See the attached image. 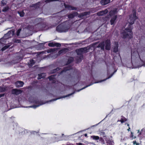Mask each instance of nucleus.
Wrapping results in <instances>:
<instances>
[{
    "label": "nucleus",
    "mask_w": 145,
    "mask_h": 145,
    "mask_svg": "<svg viewBox=\"0 0 145 145\" xmlns=\"http://www.w3.org/2000/svg\"><path fill=\"white\" fill-rule=\"evenodd\" d=\"M139 130H138V133H139Z\"/></svg>",
    "instance_id": "nucleus-55"
},
{
    "label": "nucleus",
    "mask_w": 145,
    "mask_h": 145,
    "mask_svg": "<svg viewBox=\"0 0 145 145\" xmlns=\"http://www.w3.org/2000/svg\"><path fill=\"white\" fill-rule=\"evenodd\" d=\"M36 133V132L35 131H33L32 132V133Z\"/></svg>",
    "instance_id": "nucleus-50"
},
{
    "label": "nucleus",
    "mask_w": 145,
    "mask_h": 145,
    "mask_svg": "<svg viewBox=\"0 0 145 145\" xmlns=\"http://www.w3.org/2000/svg\"><path fill=\"white\" fill-rule=\"evenodd\" d=\"M55 43L52 42L49 43L48 45L50 47H54L55 46Z\"/></svg>",
    "instance_id": "nucleus-25"
},
{
    "label": "nucleus",
    "mask_w": 145,
    "mask_h": 145,
    "mask_svg": "<svg viewBox=\"0 0 145 145\" xmlns=\"http://www.w3.org/2000/svg\"><path fill=\"white\" fill-rule=\"evenodd\" d=\"M20 16L21 17H23L24 16V12H20L19 13Z\"/></svg>",
    "instance_id": "nucleus-35"
},
{
    "label": "nucleus",
    "mask_w": 145,
    "mask_h": 145,
    "mask_svg": "<svg viewBox=\"0 0 145 145\" xmlns=\"http://www.w3.org/2000/svg\"><path fill=\"white\" fill-rule=\"evenodd\" d=\"M45 76V74L44 73H42L40 74H39L37 78L38 79H40L42 78H44Z\"/></svg>",
    "instance_id": "nucleus-16"
},
{
    "label": "nucleus",
    "mask_w": 145,
    "mask_h": 145,
    "mask_svg": "<svg viewBox=\"0 0 145 145\" xmlns=\"http://www.w3.org/2000/svg\"><path fill=\"white\" fill-rule=\"evenodd\" d=\"M54 46H55L60 47L61 46V44L59 43H55Z\"/></svg>",
    "instance_id": "nucleus-28"
},
{
    "label": "nucleus",
    "mask_w": 145,
    "mask_h": 145,
    "mask_svg": "<svg viewBox=\"0 0 145 145\" xmlns=\"http://www.w3.org/2000/svg\"><path fill=\"white\" fill-rule=\"evenodd\" d=\"M141 132H140V133H139V135H141Z\"/></svg>",
    "instance_id": "nucleus-51"
},
{
    "label": "nucleus",
    "mask_w": 145,
    "mask_h": 145,
    "mask_svg": "<svg viewBox=\"0 0 145 145\" xmlns=\"http://www.w3.org/2000/svg\"><path fill=\"white\" fill-rule=\"evenodd\" d=\"M21 29H19L17 31V35L18 36L20 35V32L21 31Z\"/></svg>",
    "instance_id": "nucleus-32"
},
{
    "label": "nucleus",
    "mask_w": 145,
    "mask_h": 145,
    "mask_svg": "<svg viewBox=\"0 0 145 145\" xmlns=\"http://www.w3.org/2000/svg\"><path fill=\"white\" fill-rule=\"evenodd\" d=\"M86 50V48H84L79 49L76 50V52L77 54L80 55V56L79 57H76V59L77 62H80L81 61V60L83 58L82 54L84 52H86L85 50Z\"/></svg>",
    "instance_id": "nucleus-3"
},
{
    "label": "nucleus",
    "mask_w": 145,
    "mask_h": 145,
    "mask_svg": "<svg viewBox=\"0 0 145 145\" xmlns=\"http://www.w3.org/2000/svg\"><path fill=\"white\" fill-rule=\"evenodd\" d=\"M78 13L77 12H74L70 14L68 16L69 18H72L75 16L77 15Z\"/></svg>",
    "instance_id": "nucleus-13"
},
{
    "label": "nucleus",
    "mask_w": 145,
    "mask_h": 145,
    "mask_svg": "<svg viewBox=\"0 0 145 145\" xmlns=\"http://www.w3.org/2000/svg\"><path fill=\"white\" fill-rule=\"evenodd\" d=\"M137 18L136 16V12L135 11L133 10V14L130 15L129 18L128 20L129 23L128 26L121 33L123 38H127L129 39L133 37V33L132 31L133 27L131 25L134 23L135 20Z\"/></svg>",
    "instance_id": "nucleus-1"
},
{
    "label": "nucleus",
    "mask_w": 145,
    "mask_h": 145,
    "mask_svg": "<svg viewBox=\"0 0 145 145\" xmlns=\"http://www.w3.org/2000/svg\"><path fill=\"white\" fill-rule=\"evenodd\" d=\"M64 71H65V70H63V72H64Z\"/></svg>",
    "instance_id": "nucleus-56"
},
{
    "label": "nucleus",
    "mask_w": 145,
    "mask_h": 145,
    "mask_svg": "<svg viewBox=\"0 0 145 145\" xmlns=\"http://www.w3.org/2000/svg\"><path fill=\"white\" fill-rule=\"evenodd\" d=\"M54 78V75H52L48 77V78L50 80H52Z\"/></svg>",
    "instance_id": "nucleus-31"
},
{
    "label": "nucleus",
    "mask_w": 145,
    "mask_h": 145,
    "mask_svg": "<svg viewBox=\"0 0 145 145\" xmlns=\"http://www.w3.org/2000/svg\"><path fill=\"white\" fill-rule=\"evenodd\" d=\"M57 1H58V0H46L45 1V2L46 3H48L51 2Z\"/></svg>",
    "instance_id": "nucleus-29"
},
{
    "label": "nucleus",
    "mask_w": 145,
    "mask_h": 145,
    "mask_svg": "<svg viewBox=\"0 0 145 145\" xmlns=\"http://www.w3.org/2000/svg\"><path fill=\"white\" fill-rule=\"evenodd\" d=\"M127 126H128V127H129V124H127Z\"/></svg>",
    "instance_id": "nucleus-54"
},
{
    "label": "nucleus",
    "mask_w": 145,
    "mask_h": 145,
    "mask_svg": "<svg viewBox=\"0 0 145 145\" xmlns=\"http://www.w3.org/2000/svg\"><path fill=\"white\" fill-rule=\"evenodd\" d=\"M67 49L66 48H64L61 50H60L59 52V53H61L63 52H65V50Z\"/></svg>",
    "instance_id": "nucleus-30"
},
{
    "label": "nucleus",
    "mask_w": 145,
    "mask_h": 145,
    "mask_svg": "<svg viewBox=\"0 0 145 145\" xmlns=\"http://www.w3.org/2000/svg\"><path fill=\"white\" fill-rule=\"evenodd\" d=\"M22 93L21 90L17 89H13L12 91V93L13 94H15L16 95H18Z\"/></svg>",
    "instance_id": "nucleus-9"
},
{
    "label": "nucleus",
    "mask_w": 145,
    "mask_h": 145,
    "mask_svg": "<svg viewBox=\"0 0 145 145\" xmlns=\"http://www.w3.org/2000/svg\"><path fill=\"white\" fill-rule=\"evenodd\" d=\"M117 8H115L113 10L110 11L109 12L110 15L111 16L116 14L117 12Z\"/></svg>",
    "instance_id": "nucleus-14"
},
{
    "label": "nucleus",
    "mask_w": 145,
    "mask_h": 145,
    "mask_svg": "<svg viewBox=\"0 0 145 145\" xmlns=\"http://www.w3.org/2000/svg\"><path fill=\"white\" fill-rule=\"evenodd\" d=\"M105 46V49L107 50H109L110 48V40H107L105 42H103L99 44L98 47L100 48L102 50H104V46Z\"/></svg>",
    "instance_id": "nucleus-2"
},
{
    "label": "nucleus",
    "mask_w": 145,
    "mask_h": 145,
    "mask_svg": "<svg viewBox=\"0 0 145 145\" xmlns=\"http://www.w3.org/2000/svg\"><path fill=\"white\" fill-rule=\"evenodd\" d=\"M67 8L70 10H76L77 8L76 7L71 6H68Z\"/></svg>",
    "instance_id": "nucleus-19"
},
{
    "label": "nucleus",
    "mask_w": 145,
    "mask_h": 145,
    "mask_svg": "<svg viewBox=\"0 0 145 145\" xmlns=\"http://www.w3.org/2000/svg\"><path fill=\"white\" fill-rule=\"evenodd\" d=\"M24 84L23 82L21 81H18L15 83L16 86L17 87H22Z\"/></svg>",
    "instance_id": "nucleus-11"
},
{
    "label": "nucleus",
    "mask_w": 145,
    "mask_h": 145,
    "mask_svg": "<svg viewBox=\"0 0 145 145\" xmlns=\"http://www.w3.org/2000/svg\"><path fill=\"white\" fill-rule=\"evenodd\" d=\"M54 50L52 49H50L48 51V52H53L54 51Z\"/></svg>",
    "instance_id": "nucleus-41"
},
{
    "label": "nucleus",
    "mask_w": 145,
    "mask_h": 145,
    "mask_svg": "<svg viewBox=\"0 0 145 145\" xmlns=\"http://www.w3.org/2000/svg\"><path fill=\"white\" fill-rule=\"evenodd\" d=\"M38 4V3H37V4H35L34 5H33V7H34V5H36L37 4Z\"/></svg>",
    "instance_id": "nucleus-49"
},
{
    "label": "nucleus",
    "mask_w": 145,
    "mask_h": 145,
    "mask_svg": "<svg viewBox=\"0 0 145 145\" xmlns=\"http://www.w3.org/2000/svg\"><path fill=\"white\" fill-rule=\"evenodd\" d=\"M56 30L59 32H66L68 30V29L62 25H60L56 27Z\"/></svg>",
    "instance_id": "nucleus-5"
},
{
    "label": "nucleus",
    "mask_w": 145,
    "mask_h": 145,
    "mask_svg": "<svg viewBox=\"0 0 145 145\" xmlns=\"http://www.w3.org/2000/svg\"><path fill=\"white\" fill-rule=\"evenodd\" d=\"M130 128L129 127V128L127 129V130L128 131H130Z\"/></svg>",
    "instance_id": "nucleus-46"
},
{
    "label": "nucleus",
    "mask_w": 145,
    "mask_h": 145,
    "mask_svg": "<svg viewBox=\"0 0 145 145\" xmlns=\"http://www.w3.org/2000/svg\"><path fill=\"white\" fill-rule=\"evenodd\" d=\"M5 89L3 88H0V92H2L5 91Z\"/></svg>",
    "instance_id": "nucleus-33"
},
{
    "label": "nucleus",
    "mask_w": 145,
    "mask_h": 145,
    "mask_svg": "<svg viewBox=\"0 0 145 145\" xmlns=\"http://www.w3.org/2000/svg\"><path fill=\"white\" fill-rule=\"evenodd\" d=\"M127 120V119H126L124 117L122 116V118H121V120H118V121H120L121 123H122L126 121Z\"/></svg>",
    "instance_id": "nucleus-18"
},
{
    "label": "nucleus",
    "mask_w": 145,
    "mask_h": 145,
    "mask_svg": "<svg viewBox=\"0 0 145 145\" xmlns=\"http://www.w3.org/2000/svg\"><path fill=\"white\" fill-rule=\"evenodd\" d=\"M108 11L107 9H105L104 10H102L98 12L97 13V14L98 16H102L105 14H107Z\"/></svg>",
    "instance_id": "nucleus-8"
},
{
    "label": "nucleus",
    "mask_w": 145,
    "mask_h": 145,
    "mask_svg": "<svg viewBox=\"0 0 145 145\" xmlns=\"http://www.w3.org/2000/svg\"><path fill=\"white\" fill-rule=\"evenodd\" d=\"M84 136H85L86 137H87V134H84Z\"/></svg>",
    "instance_id": "nucleus-47"
},
{
    "label": "nucleus",
    "mask_w": 145,
    "mask_h": 145,
    "mask_svg": "<svg viewBox=\"0 0 145 145\" xmlns=\"http://www.w3.org/2000/svg\"><path fill=\"white\" fill-rule=\"evenodd\" d=\"M117 17V16L115 15L111 18L110 20V24L111 25H114L116 23V20Z\"/></svg>",
    "instance_id": "nucleus-10"
},
{
    "label": "nucleus",
    "mask_w": 145,
    "mask_h": 145,
    "mask_svg": "<svg viewBox=\"0 0 145 145\" xmlns=\"http://www.w3.org/2000/svg\"><path fill=\"white\" fill-rule=\"evenodd\" d=\"M11 45V43H10L7 45H5L2 48L1 50L2 51H4L6 49L9 47Z\"/></svg>",
    "instance_id": "nucleus-17"
},
{
    "label": "nucleus",
    "mask_w": 145,
    "mask_h": 145,
    "mask_svg": "<svg viewBox=\"0 0 145 145\" xmlns=\"http://www.w3.org/2000/svg\"><path fill=\"white\" fill-rule=\"evenodd\" d=\"M74 59L72 57H70L69 58L68 62L67 64H69L73 61Z\"/></svg>",
    "instance_id": "nucleus-23"
},
{
    "label": "nucleus",
    "mask_w": 145,
    "mask_h": 145,
    "mask_svg": "<svg viewBox=\"0 0 145 145\" xmlns=\"http://www.w3.org/2000/svg\"><path fill=\"white\" fill-rule=\"evenodd\" d=\"M118 44L117 42H116L115 43V45L114 46L113 51L114 52L116 53L118 52Z\"/></svg>",
    "instance_id": "nucleus-12"
},
{
    "label": "nucleus",
    "mask_w": 145,
    "mask_h": 145,
    "mask_svg": "<svg viewBox=\"0 0 145 145\" xmlns=\"http://www.w3.org/2000/svg\"><path fill=\"white\" fill-rule=\"evenodd\" d=\"M91 138L95 140H98L99 138V137L98 136H91Z\"/></svg>",
    "instance_id": "nucleus-20"
},
{
    "label": "nucleus",
    "mask_w": 145,
    "mask_h": 145,
    "mask_svg": "<svg viewBox=\"0 0 145 145\" xmlns=\"http://www.w3.org/2000/svg\"><path fill=\"white\" fill-rule=\"evenodd\" d=\"M61 16H57L56 17V19H58L59 20H61Z\"/></svg>",
    "instance_id": "nucleus-38"
},
{
    "label": "nucleus",
    "mask_w": 145,
    "mask_h": 145,
    "mask_svg": "<svg viewBox=\"0 0 145 145\" xmlns=\"http://www.w3.org/2000/svg\"><path fill=\"white\" fill-rule=\"evenodd\" d=\"M142 131V129L141 130V131Z\"/></svg>",
    "instance_id": "nucleus-58"
},
{
    "label": "nucleus",
    "mask_w": 145,
    "mask_h": 145,
    "mask_svg": "<svg viewBox=\"0 0 145 145\" xmlns=\"http://www.w3.org/2000/svg\"><path fill=\"white\" fill-rule=\"evenodd\" d=\"M9 9L8 7L6 6L5 7H3L2 11L3 12H5L7 11Z\"/></svg>",
    "instance_id": "nucleus-21"
},
{
    "label": "nucleus",
    "mask_w": 145,
    "mask_h": 145,
    "mask_svg": "<svg viewBox=\"0 0 145 145\" xmlns=\"http://www.w3.org/2000/svg\"><path fill=\"white\" fill-rule=\"evenodd\" d=\"M86 13H87V12H85L84 13V14H83V15H86L87 14H86Z\"/></svg>",
    "instance_id": "nucleus-45"
},
{
    "label": "nucleus",
    "mask_w": 145,
    "mask_h": 145,
    "mask_svg": "<svg viewBox=\"0 0 145 145\" xmlns=\"http://www.w3.org/2000/svg\"><path fill=\"white\" fill-rule=\"evenodd\" d=\"M34 62L33 60H31L30 61V63L29 64V66H32L34 64Z\"/></svg>",
    "instance_id": "nucleus-26"
},
{
    "label": "nucleus",
    "mask_w": 145,
    "mask_h": 145,
    "mask_svg": "<svg viewBox=\"0 0 145 145\" xmlns=\"http://www.w3.org/2000/svg\"><path fill=\"white\" fill-rule=\"evenodd\" d=\"M100 134L103 138L106 137V136L105 133L104 132H101L100 133Z\"/></svg>",
    "instance_id": "nucleus-24"
},
{
    "label": "nucleus",
    "mask_w": 145,
    "mask_h": 145,
    "mask_svg": "<svg viewBox=\"0 0 145 145\" xmlns=\"http://www.w3.org/2000/svg\"><path fill=\"white\" fill-rule=\"evenodd\" d=\"M1 5L3 6L7 4V2L6 1L2 0L1 1Z\"/></svg>",
    "instance_id": "nucleus-27"
},
{
    "label": "nucleus",
    "mask_w": 145,
    "mask_h": 145,
    "mask_svg": "<svg viewBox=\"0 0 145 145\" xmlns=\"http://www.w3.org/2000/svg\"><path fill=\"white\" fill-rule=\"evenodd\" d=\"M76 145H84V144L82 143H76Z\"/></svg>",
    "instance_id": "nucleus-40"
},
{
    "label": "nucleus",
    "mask_w": 145,
    "mask_h": 145,
    "mask_svg": "<svg viewBox=\"0 0 145 145\" xmlns=\"http://www.w3.org/2000/svg\"><path fill=\"white\" fill-rule=\"evenodd\" d=\"M136 145H139V144L137 143V144H136Z\"/></svg>",
    "instance_id": "nucleus-53"
},
{
    "label": "nucleus",
    "mask_w": 145,
    "mask_h": 145,
    "mask_svg": "<svg viewBox=\"0 0 145 145\" xmlns=\"http://www.w3.org/2000/svg\"><path fill=\"white\" fill-rule=\"evenodd\" d=\"M139 54L137 51H134L133 52V51L132 50L131 54V59H135L139 56Z\"/></svg>",
    "instance_id": "nucleus-6"
},
{
    "label": "nucleus",
    "mask_w": 145,
    "mask_h": 145,
    "mask_svg": "<svg viewBox=\"0 0 145 145\" xmlns=\"http://www.w3.org/2000/svg\"><path fill=\"white\" fill-rule=\"evenodd\" d=\"M69 69H65V71H67V70H69Z\"/></svg>",
    "instance_id": "nucleus-52"
},
{
    "label": "nucleus",
    "mask_w": 145,
    "mask_h": 145,
    "mask_svg": "<svg viewBox=\"0 0 145 145\" xmlns=\"http://www.w3.org/2000/svg\"><path fill=\"white\" fill-rule=\"evenodd\" d=\"M35 102L36 104L35 105H34L33 106H29L28 107H26V108H37V107L42 105V103H40L39 104V101H35V102Z\"/></svg>",
    "instance_id": "nucleus-7"
},
{
    "label": "nucleus",
    "mask_w": 145,
    "mask_h": 145,
    "mask_svg": "<svg viewBox=\"0 0 145 145\" xmlns=\"http://www.w3.org/2000/svg\"><path fill=\"white\" fill-rule=\"evenodd\" d=\"M133 144L134 145L136 144H137L136 142V141H134L133 142Z\"/></svg>",
    "instance_id": "nucleus-42"
},
{
    "label": "nucleus",
    "mask_w": 145,
    "mask_h": 145,
    "mask_svg": "<svg viewBox=\"0 0 145 145\" xmlns=\"http://www.w3.org/2000/svg\"><path fill=\"white\" fill-rule=\"evenodd\" d=\"M4 94H0V97H2L4 96Z\"/></svg>",
    "instance_id": "nucleus-43"
},
{
    "label": "nucleus",
    "mask_w": 145,
    "mask_h": 145,
    "mask_svg": "<svg viewBox=\"0 0 145 145\" xmlns=\"http://www.w3.org/2000/svg\"><path fill=\"white\" fill-rule=\"evenodd\" d=\"M107 73H108V71Z\"/></svg>",
    "instance_id": "nucleus-57"
},
{
    "label": "nucleus",
    "mask_w": 145,
    "mask_h": 145,
    "mask_svg": "<svg viewBox=\"0 0 145 145\" xmlns=\"http://www.w3.org/2000/svg\"><path fill=\"white\" fill-rule=\"evenodd\" d=\"M104 139L105 140V141H106L107 143H109V141H110V140L108 138L106 137H106H104Z\"/></svg>",
    "instance_id": "nucleus-34"
},
{
    "label": "nucleus",
    "mask_w": 145,
    "mask_h": 145,
    "mask_svg": "<svg viewBox=\"0 0 145 145\" xmlns=\"http://www.w3.org/2000/svg\"><path fill=\"white\" fill-rule=\"evenodd\" d=\"M14 33V31L11 30L9 31L3 37V38L0 40L1 41H2L3 39H6L10 38L11 37V36H12L13 35Z\"/></svg>",
    "instance_id": "nucleus-4"
},
{
    "label": "nucleus",
    "mask_w": 145,
    "mask_h": 145,
    "mask_svg": "<svg viewBox=\"0 0 145 145\" xmlns=\"http://www.w3.org/2000/svg\"><path fill=\"white\" fill-rule=\"evenodd\" d=\"M74 93V92H73L72 93H71L70 94H69V95H67L66 96H64L63 97H67L68 96H69L70 95H72V94H73Z\"/></svg>",
    "instance_id": "nucleus-37"
},
{
    "label": "nucleus",
    "mask_w": 145,
    "mask_h": 145,
    "mask_svg": "<svg viewBox=\"0 0 145 145\" xmlns=\"http://www.w3.org/2000/svg\"><path fill=\"white\" fill-rule=\"evenodd\" d=\"M116 71V70L110 76H109L108 77V78H106V79H105V80H101L100 82H103V81H104L105 80H106L107 79H108L110 78L112 76H113V74H114V73H115Z\"/></svg>",
    "instance_id": "nucleus-22"
},
{
    "label": "nucleus",
    "mask_w": 145,
    "mask_h": 145,
    "mask_svg": "<svg viewBox=\"0 0 145 145\" xmlns=\"http://www.w3.org/2000/svg\"><path fill=\"white\" fill-rule=\"evenodd\" d=\"M60 69L58 67L56 69H55L54 70V72H56V71H57L59 70Z\"/></svg>",
    "instance_id": "nucleus-39"
},
{
    "label": "nucleus",
    "mask_w": 145,
    "mask_h": 145,
    "mask_svg": "<svg viewBox=\"0 0 145 145\" xmlns=\"http://www.w3.org/2000/svg\"><path fill=\"white\" fill-rule=\"evenodd\" d=\"M58 99H54L53 100H52V101H56V100Z\"/></svg>",
    "instance_id": "nucleus-48"
},
{
    "label": "nucleus",
    "mask_w": 145,
    "mask_h": 145,
    "mask_svg": "<svg viewBox=\"0 0 145 145\" xmlns=\"http://www.w3.org/2000/svg\"><path fill=\"white\" fill-rule=\"evenodd\" d=\"M110 2V0H102L101 1V3L102 5H106Z\"/></svg>",
    "instance_id": "nucleus-15"
},
{
    "label": "nucleus",
    "mask_w": 145,
    "mask_h": 145,
    "mask_svg": "<svg viewBox=\"0 0 145 145\" xmlns=\"http://www.w3.org/2000/svg\"><path fill=\"white\" fill-rule=\"evenodd\" d=\"M16 42H18V43H19L20 42V40H17V41H15Z\"/></svg>",
    "instance_id": "nucleus-44"
},
{
    "label": "nucleus",
    "mask_w": 145,
    "mask_h": 145,
    "mask_svg": "<svg viewBox=\"0 0 145 145\" xmlns=\"http://www.w3.org/2000/svg\"><path fill=\"white\" fill-rule=\"evenodd\" d=\"M92 84H91L89 85H88V86H86V87H84V88H82V89H80V90H78V91H80V90H82V89H85V88H86V87H88V86H90V85H91Z\"/></svg>",
    "instance_id": "nucleus-36"
}]
</instances>
